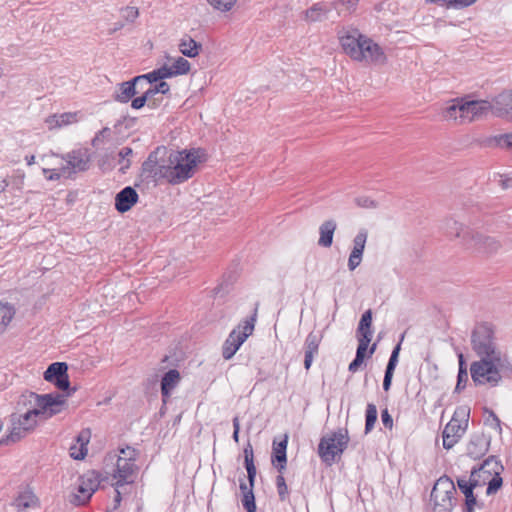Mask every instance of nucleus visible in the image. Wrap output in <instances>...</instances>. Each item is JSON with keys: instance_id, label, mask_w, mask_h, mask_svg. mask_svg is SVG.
Segmentation results:
<instances>
[{"instance_id": "f257e3e1", "label": "nucleus", "mask_w": 512, "mask_h": 512, "mask_svg": "<svg viewBox=\"0 0 512 512\" xmlns=\"http://www.w3.org/2000/svg\"><path fill=\"white\" fill-rule=\"evenodd\" d=\"M471 344L480 358L470 366L473 382L476 385H498L502 378L500 371L507 359L496 342L493 326L488 323L476 325L471 334Z\"/></svg>"}, {"instance_id": "f03ea898", "label": "nucleus", "mask_w": 512, "mask_h": 512, "mask_svg": "<svg viewBox=\"0 0 512 512\" xmlns=\"http://www.w3.org/2000/svg\"><path fill=\"white\" fill-rule=\"evenodd\" d=\"M36 407L32 410L27 411L23 415H19L15 419V415H12L13 427L6 438L1 439V444H8L10 442L15 443L25 437L27 433L32 431L37 425L36 417L42 415L45 419L50 418L62 411V407L65 404V399L62 394H44L37 395Z\"/></svg>"}, {"instance_id": "7ed1b4c3", "label": "nucleus", "mask_w": 512, "mask_h": 512, "mask_svg": "<svg viewBox=\"0 0 512 512\" xmlns=\"http://www.w3.org/2000/svg\"><path fill=\"white\" fill-rule=\"evenodd\" d=\"M339 41L344 52L355 61L384 64L387 60L383 49L357 29L344 32Z\"/></svg>"}, {"instance_id": "20e7f679", "label": "nucleus", "mask_w": 512, "mask_h": 512, "mask_svg": "<svg viewBox=\"0 0 512 512\" xmlns=\"http://www.w3.org/2000/svg\"><path fill=\"white\" fill-rule=\"evenodd\" d=\"M199 162L198 152L172 151L166 159V168L162 170L163 178L170 184H181L193 177Z\"/></svg>"}, {"instance_id": "39448f33", "label": "nucleus", "mask_w": 512, "mask_h": 512, "mask_svg": "<svg viewBox=\"0 0 512 512\" xmlns=\"http://www.w3.org/2000/svg\"><path fill=\"white\" fill-rule=\"evenodd\" d=\"M350 441L347 428H339L323 436L318 444V455L322 462L331 466L338 461Z\"/></svg>"}, {"instance_id": "423d86ee", "label": "nucleus", "mask_w": 512, "mask_h": 512, "mask_svg": "<svg viewBox=\"0 0 512 512\" xmlns=\"http://www.w3.org/2000/svg\"><path fill=\"white\" fill-rule=\"evenodd\" d=\"M463 247L477 255L490 257L502 248V244L496 237L467 229L463 234Z\"/></svg>"}, {"instance_id": "0eeeda50", "label": "nucleus", "mask_w": 512, "mask_h": 512, "mask_svg": "<svg viewBox=\"0 0 512 512\" xmlns=\"http://www.w3.org/2000/svg\"><path fill=\"white\" fill-rule=\"evenodd\" d=\"M470 408L460 406L456 408L451 420L446 424L443 432V447L451 449L462 438L468 428Z\"/></svg>"}, {"instance_id": "6e6552de", "label": "nucleus", "mask_w": 512, "mask_h": 512, "mask_svg": "<svg viewBox=\"0 0 512 512\" xmlns=\"http://www.w3.org/2000/svg\"><path fill=\"white\" fill-rule=\"evenodd\" d=\"M257 317V308L254 313L233 329L225 340L222 348V356L225 360L231 359L245 340L253 333Z\"/></svg>"}, {"instance_id": "1a4fd4ad", "label": "nucleus", "mask_w": 512, "mask_h": 512, "mask_svg": "<svg viewBox=\"0 0 512 512\" xmlns=\"http://www.w3.org/2000/svg\"><path fill=\"white\" fill-rule=\"evenodd\" d=\"M47 382L53 383L59 390L65 391L64 398L73 395L76 387H70L68 365L65 362H54L48 366L43 375Z\"/></svg>"}, {"instance_id": "9d476101", "label": "nucleus", "mask_w": 512, "mask_h": 512, "mask_svg": "<svg viewBox=\"0 0 512 512\" xmlns=\"http://www.w3.org/2000/svg\"><path fill=\"white\" fill-rule=\"evenodd\" d=\"M61 158L66 162L61 166V170L67 173V178L89 169L91 159L87 149L72 150L62 155Z\"/></svg>"}, {"instance_id": "9b49d317", "label": "nucleus", "mask_w": 512, "mask_h": 512, "mask_svg": "<svg viewBox=\"0 0 512 512\" xmlns=\"http://www.w3.org/2000/svg\"><path fill=\"white\" fill-rule=\"evenodd\" d=\"M136 451L133 448H128L127 457L118 456L116 470L114 478L117 479L114 484L115 487L120 488L121 486L133 482L131 479L135 465Z\"/></svg>"}, {"instance_id": "f8f14e48", "label": "nucleus", "mask_w": 512, "mask_h": 512, "mask_svg": "<svg viewBox=\"0 0 512 512\" xmlns=\"http://www.w3.org/2000/svg\"><path fill=\"white\" fill-rule=\"evenodd\" d=\"M457 485L465 496L463 512H474V507L478 506V502L473 491L476 487L482 486L480 479H475V473H471L469 479L465 477L458 478Z\"/></svg>"}, {"instance_id": "ddd939ff", "label": "nucleus", "mask_w": 512, "mask_h": 512, "mask_svg": "<svg viewBox=\"0 0 512 512\" xmlns=\"http://www.w3.org/2000/svg\"><path fill=\"white\" fill-rule=\"evenodd\" d=\"M504 470L503 465L494 456L488 457L478 468H473L471 473H475V479H480L482 486L486 481Z\"/></svg>"}, {"instance_id": "4468645a", "label": "nucleus", "mask_w": 512, "mask_h": 512, "mask_svg": "<svg viewBox=\"0 0 512 512\" xmlns=\"http://www.w3.org/2000/svg\"><path fill=\"white\" fill-rule=\"evenodd\" d=\"M463 123H469L492 111V103L488 101H464Z\"/></svg>"}, {"instance_id": "2eb2a0df", "label": "nucleus", "mask_w": 512, "mask_h": 512, "mask_svg": "<svg viewBox=\"0 0 512 512\" xmlns=\"http://www.w3.org/2000/svg\"><path fill=\"white\" fill-rule=\"evenodd\" d=\"M492 113L512 121V90L497 95L492 102Z\"/></svg>"}, {"instance_id": "dca6fc26", "label": "nucleus", "mask_w": 512, "mask_h": 512, "mask_svg": "<svg viewBox=\"0 0 512 512\" xmlns=\"http://www.w3.org/2000/svg\"><path fill=\"white\" fill-rule=\"evenodd\" d=\"M141 89H143V86H141L138 79L134 77L129 81H124L117 85L113 99L119 103H128Z\"/></svg>"}, {"instance_id": "f3484780", "label": "nucleus", "mask_w": 512, "mask_h": 512, "mask_svg": "<svg viewBox=\"0 0 512 512\" xmlns=\"http://www.w3.org/2000/svg\"><path fill=\"white\" fill-rule=\"evenodd\" d=\"M160 151L161 149L157 148L155 151L151 152L148 158L142 164V174L145 175L147 178H163L162 170L166 168V160L158 159V154L160 153Z\"/></svg>"}, {"instance_id": "a211bd4d", "label": "nucleus", "mask_w": 512, "mask_h": 512, "mask_svg": "<svg viewBox=\"0 0 512 512\" xmlns=\"http://www.w3.org/2000/svg\"><path fill=\"white\" fill-rule=\"evenodd\" d=\"M139 196L136 190L127 186L118 192L115 196V209L120 213L129 211L137 202Z\"/></svg>"}, {"instance_id": "6ab92c4d", "label": "nucleus", "mask_w": 512, "mask_h": 512, "mask_svg": "<svg viewBox=\"0 0 512 512\" xmlns=\"http://www.w3.org/2000/svg\"><path fill=\"white\" fill-rule=\"evenodd\" d=\"M372 310H366L359 321L358 328L356 330V337L358 344L369 346L372 339Z\"/></svg>"}, {"instance_id": "aec40b11", "label": "nucleus", "mask_w": 512, "mask_h": 512, "mask_svg": "<svg viewBox=\"0 0 512 512\" xmlns=\"http://www.w3.org/2000/svg\"><path fill=\"white\" fill-rule=\"evenodd\" d=\"M287 444L288 437L285 436L283 440L273 442L271 462L279 473H283L287 464Z\"/></svg>"}, {"instance_id": "412c9836", "label": "nucleus", "mask_w": 512, "mask_h": 512, "mask_svg": "<svg viewBox=\"0 0 512 512\" xmlns=\"http://www.w3.org/2000/svg\"><path fill=\"white\" fill-rule=\"evenodd\" d=\"M181 380L178 370L170 369L161 379V395L162 402L165 405L171 395V391L175 389Z\"/></svg>"}, {"instance_id": "4be33fe9", "label": "nucleus", "mask_w": 512, "mask_h": 512, "mask_svg": "<svg viewBox=\"0 0 512 512\" xmlns=\"http://www.w3.org/2000/svg\"><path fill=\"white\" fill-rule=\"evenodd\" d=\"M489 444L490 441L483 434L473 435L467 445V455L478 459L487 453Z\"/></svg>"}, {"instance_id": "5701e85b", "label": "nucleus", "mask_w": 512, "mask_h": 512, "mask_svg": "<svg viewBox=\"0 0 512 512\" xmlns=\"http://www.w3.org/2000/svg\"><path fill=\"white\" fill-rule=\"evenodd\" d=\"M456 494L457 491L453 481L447 476H442L436 481L431 491L430 497L442 498L447 496H455Z\"/></svg>"}, {"instance_id": "b1692460", "label": "nucleus", "mask_w": 512, "mask_h": 512, "mask_svg": "<svg viewBox=\"0 0 512 512\" xmlns=\"http://www.w3.org/2000/svg\"><path fill=\"white\" fill-rule=\"evenodd\" d=\"M337 228V224L333 219L324 221L319 227L320 237L318 245L320 247L329 248L333 243V235Z\"/></svg>"}, {"instance_id": "393cba45", "label": "nucleus", "mask_w": 512, "mask_h": 512, "mask_svg": "<svg viewBox=\"0 0 512 512\" xmlns=\"http://www.w3.org/2000/svg\"><path fill=\"white\" fill-rule=\"evenodd\" d=\"M463 111V99H455L443 109L442 115L447 120H455L463 124Z\"/></svg>"}, {"instance_id": "a878e982", "label": "nucleus", "mask_w": 512, "mask_h": 512, "mask_svg": "<svg viewBox=\"0 0 512 512\" xmlns=\"http://www.w3.org/2000/svg\"><path fill=\"white\" fill-rule=\"evenodd\" d=\"M77 122V113L66 112L54 114L46 119L49 129L61 128L63 126Z\"/></svg>"}, {"instance_id": "bb28decb", "label": "nucleus", "mask_w": 512, "mask_h": 512, "mask_svg": "<svg viewBox=\"0 0 512 512\" xmlns=\"http://www.w3.org/2000/svg\"><path fill=\"white\" fill-rule=\"evenodd\" d=\"M243 452H244V465L247 470L248 482L251 484V486H254L257 471H256V467L254 464L253 447L250 442H248L247 445L244 447Z\"/></svg>"}, {"instance_id": "cd10ccee", "label": "nucleus", "mask_w": 512, "mask_h": 512, "mask_svg": "<svg viewBox=\"0 0 512 512\" xmlns=\"http://www.w3.org/2000/svg\"><path fill=\"white\" fill-rule=\"evenodd\" d=\"M202 50V44L190 36H184L179 43V51L186 57L194 58Z\"/></svg>"}, {"instance_id": "c85d7f7f", "label": "nucleus", "mask_w": 512, "mask_h": 512, "mask_svg": "<svg viewBox=\"0 0 512 512\" xmlns=\"http://www.w3.org/2000/svg\"><path fill=\"white\" fill-rule=\"evenodd\" d=\"M96 489L97 484L93 480L88 479L87 482L82 481L78 487V492L81 494V496L75 495V500L73 502L77 505L85 504L91 498Z\"/></svg>"}, {"instance_id": "c756f323", "label": "nucleus", "mask_w": 512, "mask_h": 512, "mask_svg": "<svg viewBox=\"0 0 512 512\" xmlns=\"http://www.w3.org/2000/svg\"><path fill=\"white\" fill-rule=\"evenodd\" d=\"M482 144L485 147L512 148V133L487 137L483 140Z\"/></svg>"}, {"instance_id": "7c9ffc66", "label": "nucleus", "mask_w": 512, "mask_h": 512, "mask_svg": "<svg viewBox=\"0 0 512 512\" xmlns=\"http://www.w3.org/2000/svg\"><path fill=\"white\" fill-rule=\"evenodd\" d=\"M329 11L325 4L316 3L305 11V19L311 22L322 21L327 18Z\"/></svg>"}, {"instance_id": "2f4dec72", "label": "nucleus", "mask_w": 512, "mask_h": 512, "mask_svg": "<svg viewBox=\"0 0 512 512\" xmlns=\"http://www.w3.org/2000/svg\"><path fill=\"white\" fill-rule=\"evenodd\" d=\"M90 440V430H82L76 437L77 443L80 444L79 452H71V457L75 460H82L88 453L87 444Z\"/></svg>"}, {"instance_id": "473e14b6", "label": "nucleus", "mask_w": 512, "mask_h": 512, "mask_svg": "<svg viewBox=\"0 0 512 512\" xmlns=\"http://www.w3.org/2000/svg\"><path fill=\"white\" fill-rule=\"evenodd\" d=\"M444 229L447 235L460 238L461 245L463 246V234L467 229H469L468 227H464L462 223H459L455 219L449 218L446 219L444 223Z\"/></svg>"}, {"instance_id": "72a5a7b5", "label": "nucleus", "mask_w": 512, "mask_h": 512, "mask_svg": "<svg viewBox=\"0 0 512 512\" xmlns=\"http://www.w3.org/2000/svg\"><path fill=\"white\" fill-rule=\"evenodd\" d=\"M15 505L19 509H26L38 506V498L32 491L21 492L15 499Z\"/></svg>"}, {"instance_id": "f704fd0d", "label": "nucleus", "mask_w": 512, "mask_h": 512, "mask_svg": "<svg viewBox=\"0 0 512 512\" xmlns=\"http://www.w3.org/2000/svg\"><path fill=\"white\" fill-rule=\"evenodd\" d=\"M431 500L434 502L433 512H451L457 501L455 496L431 498Z\"/></svg>"}, {"instance_id": "c9c22d12", "label": "nucleus", "mask_w": 512, "mask_h": 512, "mask_svg": "<svg viewBox=\"0 0 512 512\" xmlns=\"http://www.w3.org/2000/svg\"><path fill=\"white\" fill-rule=\"evenodd\" d=\"M15 315V309L9 304L0 303V334L6 331L7 326Z\"/></svg>"}, {"instance_id": "e433bc0d", "label": "nucleus", "mask_w": 512, "mask_h": 512, "mask_svg": "<svg viewBox=\"0 0 512 512\" xmlns=\"http://www.w3.org/2000/svg\"><path fill=\"white\" fill-rule=\"evenodd\" d=\"M322 336L319 333L310 332L305 339L304 353L316 355L319 351Z\"/></svg>"}, {"instance_id": "4c0bfd02", "label": "nucleus", "mask_w": 512, "mask_h": 512, "mask_svg": "<svg viewBox=\"0 0 512 512\" xmlns=\"http://www.w3.org/2000/svg\"><path fill=\"white\" fill-rule=\"evenodd\" d=\"M377 421V408L373 403H368L365 412V434L370 433Z\"/></svg>"}, {"instance_id": "58836bf2", "label": "nucleus", "mask_w": 512, "mask_h": 512, "mask_svg": "<svg viewBox=\"0 0 512 512\" xmlns=\"http://www.w3.org/2000/svg\"><path fill=\"white\" fill-rule=\"evenodd\" d=\"M369 346H365V345H362V344H358L357 346V350H356V355H355V358L353 359V361L349 364L348 366V370L349 372L351 373H355L357 372V370L359 369V367L363 364L364 362V359H365V356H366V352H367V349H368Z\"/></svg>"}, {"instance_id": "ea45409f", "label": "nucleus", "mask_w": 512, "mask_h": 512, "mask_svg": "<svg viewBox=\"0 0 512 512\" xmlns=\"http://www.w3.org/2000/svg\"><path fill=\"white\" fill-rule=\"evenodd\" d=\"M367 237H368V232L366 229L359 230V232L353 239L352 252L360 253L363 255Z\"/></svg>"}, {"instance_id": "a19ab883", "label": "nucleus", "mask_w": 512, "mask_h": 512, "mask_svg": "<svg viewBox=\"0 0 512 512\" xmlns=\"http://www.w3.org/2000/svg\"><path fill=\"white\" fill-rule=\"evenodd\" d=\"M207 3L216 11L229 12L233 9L237 0H206Z\"/></svg>"}, {"instance_id": "79ce46f5", "label": "nucleus", "mask_w": 512, "mask_h": 512, "mask_svg": "<svg viewBox=\"0 0 512 512\" xmlns=\"http://www.w3.org/2000/svg\"><path fill=\"white\" fill-rule=\"evenodd\" d=\"M173 73L178 75H185L190 71L191 65L188 60L183 57H177L171 65Z\"/></svg>"}, {"instance_id": "37998d69", "label": "nucleus", "mask_w": 512, "mask_h": 512, "mask_svg": "<svg viewBox=\"0 0 512 512\" xmlns=\"http://www.w3.org/2000/svg\"><path fill=\"white\" fill-rule=\"evenodd\" d=\"M276 488L279 500L282 502L286 501L289 497V489L286 484L283 473H279V475L276 477Z\"/></svg>"}, {"instance_id": "c03bdc74", "label": "nucleus", "mask_w": 512, "mask_h": 512, "mask_svg": "<svg viewBox=\"0 0 512 512\" xmlns=\"http://www.w3.org/2000/svg\"><path fill=\"white\" fill-rule=\"evenodd\" d=\"M136 78L138 79L141 86L143 84L153 86L152 85L153 83L161 80L157 69H155L147 74L138 75V76H136Z\"/></svg>"}, {"instance_id": "a18cd8bd", "label": "nucleus", "mask_w": 512, "mask_h": 512, "mask_svg": "<svg viewBox=\"0 0 512 512\" xmlns=\"http://www.w3.org/2000/svg\"><path fill=\"white\" fill-rule=\"evenodd\" d=\"M488 484L486 493L487 495H491L496 493L502 486L503 480L501 477V474H497L496 476H493L492 478L488 479L486 481Z\"/></svg>"}, {"instance_id": "49530a36", "label": "nucleus", "mask_w": 512, "mask_h": 512, "mask_svg": "<svg viewBox=\"0 0 512 512\" xmlns=\"http://www.w3.org/2000/svg\"><path fill=\"white\" fill-rule=\"evenodd\" d=\"M242 505L247 512H256L257 507L255 503V496L253 491L247 492L245 495H242Z\"/></svg>"}, {"instance_id": "de8ad7c7", "label": "nucleus", "mask_w": 512, "mask_h": 512, "mask_svg": "<svg viewBox=\"0 0 512 512\" xmlns=\"http://www.w3.org/2000/svg\"><path fill=\"white\" fill-rule=\"evenodd\" d=\"M148 93H150L151 97H154L156 94H167L170 91V86L167 82L160 80L157 84L153 86H149L147 88Z\"/></svg>"}, {"instance_id": "09e8293b", "label": "nucleus", "mask_w": 512, "mask_h": 512, "mask_svg": "<svg viewBox=\"0 0 512 512\" xmlns=\"http://www.w3.org/2000/svg\"><path fill=\"white\" fill-rule=\"evenodd\" d=\"M401 350V342H399L392 350L385 370L394 372L398 363L399 353Z\"/></svg>"}, {"instance_id": "8fccbe9b", "label": "nucleus", "mask_w": 512, "mask_h": 512, "mask_svg": "<svg viewBox=\"0 0 512 512\" xmlns=\"http://www.w3.org/2000/svg\"><path fill=\"white\" fill-rule=\"evenodd\" d=\"M152 97L150 93H148V90L146 89L143 94L139 97L131 99V107L133 109L139 110L143 108L148 100H150Z\"/></svg>"}, {"instance_id": "3c124183", "label": "nucleus", "mask_w": 512, "mask_h": 512, "mask_svg": "<svg viewBox=\"0 0 512 512\" xmlns=\"http://www.w3.org/2000/svg\"><path fill=\"white\" fill-rule=\"evenodd\" d=\"M489 416L485 419V424L491 426L492 428L498 430L499 433H501V421L498 418V416L494 413L492 410L486 409Z\"/></svg>"}, {"instance_id": "603ef678", "label": "nucleus", "mask_w": 512, "mask_h": 512, "mask_svg": "<svg viewBox=\"0 0 512 512\" xmlns=\"http://www.w3.org/2000/svg\"><path fill=\"white\" fill-rule=\"evenodd\" d=\"M467 381H468L467 370H458L455 392L460 393L466 387Z\"/></svg>"}, {"instance_id": "864d4df0", "label": "nucleus", "mask_w": 512, "mask_h": 512, "mask_svg": "<svg viewBox=\"0 0 512 512\" xmlns=\"http://www.w3.org/2000/svg\"><path fill=\"white\" fill-rule=\"evenodd\" d=\"M43 173L47 180L49 181H57L62 176L67 177V173L62 172L61 167L59 169H43Z\"/></svg>"}, {"instance_id": "5fc2aeb1", "label": "nucleus", "mask_w": 512, "mask_h": 512, "mask_svg": "<svg viewBox=\"0 0 512 512\" xmlns=\"http://www.w3.org/2000/svg\"><path fill=\"white\" fill-rule=\"evenodd\" d=\"M122 17L129 22H133L139 15L136 7L127 6L121 10Z\"/></svg>"}, {"instance_id": "6e6d98bb", "label": "nucleus", "mask_w": 512, "mask_h": 512, "mask_svg": "<svg viewBox=\"0 0 512 512\" xmlns=\"http://www.w3.org/2000/svg\"><path fill=\"white\" fill-rule=\"evenodd\" d=\"M362 256L363 255L360 253L351 251L348 259V268L350 271L355 270L361 264Z\"/></svg>"}, {"instance_id": "4d7b16f0", "label": "nucleus", "mask_w": 512, "mask_h": 512, "mask_svg": "<svg viewBox=\"0 0 512 512\" xmlns=\"http://www.w3.org/2000/svg\"><path fill=\"white\" fill-rule=\"evenodd\" d=\"M357 206L362 208H375L376 202L367 196H360L355 198Z\"/></svg>"}, {"instance_id": "13d9d810", "label": "nucleus", "mask_w": 512, "mask_h": 512, "mask_svg": "<svg viewBox=\"0 0 512 512\" xmlns=\"http://www.w3.org/2000/svg\"><path fill=\"white\" fill-rule=\"evenodd\" d=\"M109 133H110V128H108V127H104L102 130H100L98 133H96V135L94 136V138L91 141L92 146L97 147L99 145V143L102 142V139L104 137H106L107 135H109Z\"/></svg>"}, {"instance_id": "bf43d9fd", "label": "nucleus", "mask_w": 512, "mask_h": 512, "mask_svg": "<svg viewBox=\"0 0 512 512\" xmlns=\"http://www.w3.org/2000/svg\"><path fill=\"white\" fill-rule=\"evenodd\" d=\"M477 0H449L447 7L464 8L474 4Z\"/></svg>"}, {"instance_id": "052dcab7", "label": "nucleus", "mask_w": 512, "mask_h": 512, "mask_svg": "<svg viewBox=\"0 0 512 512\" xmlns=\"http://www.w3.org/2000/svg\"><path fill=\"white\" fill-rule=\"evenodd\" d=\"M381 420H382L383 425L386 428H388V429H392L393 428V418L390 415L388 409L382 410V412H381Z\"/></svg>"}, {"instance_id": "680f3d73", "label": "nucleus", "mask_w": 512, "mask_h": 512, "mask_svg": "<svg viewBox=\"0 0 512 512\" xmlns=\"http://www.w3.org/2000/svg\"><path fill=\"white\" fill-rule=\"evenodd\" d=\"M158 72H159V76H160V79L163 80V79H166V78H171V77H174L176 76L174 73H173V70H172V67L171 66H162L160 68L157 69Z\"/></svg>"}, {"instance_id": "e2e57ef3", "label": "nucleus", "mask_w": 512, "mask_h": 512, "mask_svg": "<svg viewBox=\"0 0 512 512\" xmlns=\"http://www.w3.org/2000/svg\"><path fill=\"white\" fill-rule=\"evenodd\" d=\"M394 372L385 370L384 379H383V389L384 391H389L392 385V378Z\"/></svg>"}, {"instance_id": "0e129e2a", "label": "nucleus", "mask_w": 512, "mask_h": 512, "mask_svg": "<svg viewBox=\"0 0 512 512\" xmlns=\"http://www.w3.org/2000/svg\"><path fill=\"white\" fill-rule=\"evenodd\" d=\"M233 423V439L235 442L239 441L240 421L239 417L235 416L232 420Z\"/></svg>"}, {"instance_id": "69168bd1", "label": "nucleus", "mask_w": 512, "mask_h": 512, "mask_svg": "<svg viewBox=\"0 0 512 512\" xmlns=\"http://www.w3.org/2000/svg\"><path fill=\"white\" fill-rule=\"evenodd\" d=\"M239 488H240L242 495H245L247 492L253 491L254 486H251L250 483H249V485H247L246 482L243 479H241Z\"/></svg>"}, {"instance_id": "338daca9", "label": "nucleus", "mask_w": 512, "mask_h": 512, "mask_svg": "<svg viewBox=\"0 0 512 512\" xmlns=\"http://www.w3.org/2000/svg\"><path fill=\"white\" fill-rule=\"evenodd\" d=\"M133 150L130 147H123L119 151V156L122 160H125L128 156L132 155Z\"/></svg>"}, {"instance_id": "774afa93", "label": "nucleus", "mask_w": 512, "mask_h": 512, "mask_svg": "<svg viewBox=\"0 0 512 512\" xmlns=\"http://www.w3.org/2000/svg\"><path fill=\"white\" fill-rule=\"evenodd\" d=\"M304 368L308 371L312 365L314 355L304 353Z\"/></svg>"}]
</instances>
